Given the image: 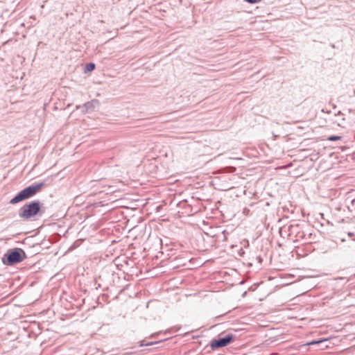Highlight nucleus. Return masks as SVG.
<instances>
[{
  "label": "nucleus",
  "instance_id": "nucleus-1",
  "mask_svg": "<svg viewBox=\"0 0 355 355\" xmlns=\"http://www.w3.org/2000/svg\"><path fill=\"white\" fill-rule=\"evenodd\" d=\"M45 185L44 182H35L21 191H20L15 197L10 200L11 205H15L25 200L29 199L34 196Z\"/></svg>",
  "mask_w": 355,
  "mask_h": 355
},
{
  "label": "nucleus",
  "instance_id": "nucleus-2",
  "mask_svg": "<svg viewBox=\"0 0 355 355\" xmlns=\"http://www.w3.org/2000/svg\"><path fill=\"white\" fill-rule=\"evenodd\" d=\"M41 202L39 200H33L24 204L19 210V216L24 220L30 219L37 214H42Z\"/></svg>",
  "mask_w": 355,
  "mask_h": 355
},
{
  "label": "nucleus",
  "instance_id": "nucleus-3",
  "mask_svg": "<svg viewBox=\"0 0 355 355\" xmlns=\"http://www.w3.org/2000/svg\"><path fill=\"white\" fill-rule=\"evenodd\" d=\"M26 258L25 252L21 248H14L8 250L3 257L2 262L7 266H12L21 262Z\"/></svg>",
  "mask_w": 355,
  "mask_h": 355
},
{
  "label": "nucleus",
  "instance_id": "nucleus-4",
  "mask_svg": "<svg viewBox=\"0 0 355 355\" xmlns=\"http://www.w3.org/2000/svg\"><path fill=\"white\" fill-rule=\"evenodd\" d=\"M234 336L232 334H227L224 337L214 339L211 342L210 347L212 349H216L228 345L233 340Z\"/></svg>",
  "mask_w": 355,
  "mask_h": 355
},
{
  "label": "nucleus",
  "instance_id": "nucleus-5",
  "mask_svg": "<svg viewBox=\"0 0 355 355\" xmlns=\"http://www.w3.org/2000/svg\"><path fill=\"white\" fill-rule=\"evenodd\" d=\"M96 101H88L87 103H85L83 105V112H92L94 110V103H96Z\"/></svg>",
  "mask_w": 355,
  "mask_h": 355
},
{
  "label": "nucleus",
  "instance_id": "nucleus-6",
  "mask_svg": "<svg viewBox=\"0 0 355 355\" xmlns=\"http://www.w3.org/2000/svg\"><path fill=\"white\" fill-rule=\"evenodd\" d=\"M345 201L348 210L355 214V198L349 199V198H347Z\"/></svg>",
  "mask_w": 355,
  "mask_h": 355
},
{
  "label": "nucleus",
  "instance_id": "nucleus-7",
  "mask_svg": "<svg viewBox=\"0 0 355 355\" xmlns=\"http://www.w3.org/2000/svg\"><path fill=\"white\" fill-rule=\"evenodd\" d=\"M297 239L296 241H300V240H302L304 241L305 243H311L313 242V239H308L306 238V234L302 232H299L297 235Z\"/></svg>",
  "mask_w": 355,
  "mask_h": 355
},
{
  "label": "nucleus",
  "instance_id": "nucleus-8",
  "mask_svg": "<svg viewBox=\"0 0 355 355\" xmlns=\"http://www.w3.org/2000/svg\"><path fill=\"white\" fill-rule=\"evenodd\" d=\"M95 67H96V65L94 63L89 62V63L86 64L85 71H92L93 70H94Z\"/></svg>",
  "mask_w": 355,
  "mask_h": 355
},
{
  "label": "nucleus",
  "instance_id": "nucleus-9",
  "mask_svg": "<svg viewBox=\"0 0 355 355\" xmlns=\"http://www.w3.org/2000/svg\"><path fill=\"white\" fill-rule=\"evenodd\" d=\"M340 139H341V137H340V136L331 135V136H329L327 138V140L328 141H338V140H339Z\"/></svg>",
  "mask_w": 355,
  "mask_h": 355
},
{
  "label": "nucleus",
  "instance_id": "nucleus-10",
  "mask_svg": "<svg viewBox=\"0 0 355 355\" xmlns=\"http://www.w3.org/2000/svg\"><path fill=\"white\" fill-rule=\"evenodd\" d=\"M327 339H321V340H313V341L307 343V345H316V344H319L320 343H322V342H324V341H327Z\"/></svg>",
  "mask_w": 355,
  "mask_h": 355
},
{
  "label": "nucleus",
  "instance_id": "nucleus-11",
  "mask_svg": "<svg viewBox=\"0 0 355 355\" xmlns=\"http://www.w3.org/2000/svg\"><path fill=\"white\" fill-rule=\"evenodd\" d=\"M347 236L352 239V241H355V233L353 232H347Z\"/></svg>",
  "mask_w": 355,
  "mask_h": 355
},
{
  "label": "nucleus",
  "instance_id": "nucleus-12",
  "mask_svg": "<svg viewBox=\"0 0 355 355\" xmlns=\"http://www.w3.org/2000/svg\"><path fill=\"white\" fill-rule=\"evenodd\" d=\"M245 2L249 3H257L260 2L261 0H244Z\"/></svg>",
  "mask_w": 355,
  "mask_h": 355
},
{
  "label": "nucleus",
  "instance_id": "nucleus-13",
  "mask_svg": "<svg viewBox=\"0 0 355 355\" xmlns=\"http://www.w3.org/2000/svg\"><path fill=\"white\" fill-rule=\"evenodd\" d=\"M312 236H313V234L311 233H309V234H306V238L308 239H313Z\"/></svg>",
  "mask_w": 355,
  "mask_h": 355
},
{
  "label": "nucleus",
  "instance_id": "nucleus-14",
  "mask_svg": "<svg viewBox=\"0 0 355 355\" xmlns=\"http://www.w3.org/2000/svg\"><path fill=\"white\" fill-rule=\"evenodd\" d=\"M235 170H236V168L234 167H231L230 172H234Z\"/></svg>",
  "mask_w": 355,
  "mask_h": 355
},
{
  "label": "nucleus",
  "instance_id": "nucleus-15",
  "mask_svg": "<svg viewBox=\"0 0 355 355\" xmlns=\"http://www.w3.org/2000/svg\"><path fill=\"white\" fill-rule=\"evenodd\" d=\"M341 242H345L346 239L345 238H340Z\"/></svg>",
  "mask_w": 355,
  "mask_h": 355
},
{
  "label": "nucleus",
  "instance_id": "nucleus-16",
  "mask_svg": "<svg viewBox=\"0 0 355 355\" xmlns=\"http://www.w3.org/2000/svg\"><path fill=\"white\" fill-rule=\"evenodd\" d=\"M152 344H153V343H148L146 344V345H150Z\"/></svg>",
  "mask_w": 355,
  "mask_h": 355
}]
</instances>
